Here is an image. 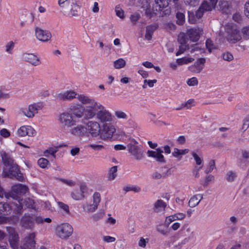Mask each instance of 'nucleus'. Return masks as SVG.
<instances>
[{"mask_svg":"<svg viewBox=\"0 0 249 249\" xmlns=\"http://www.w3.org/2000/svg\"><path fill=\"white\" fill-rule=\"evenodd\" d=\"M105 215V212L103 210L99 211L92 216V219L94 221H97L102 218Z\"/></svg>","mask_w":249,"mask_h":249,"instance_id":"nucleus-43","label":"nucleus"},{"mask_svg":"<svg viewBox=\"0 0 249 249\" xmlns=\"http://www.w3.org/2000/svg\"><path fill=\"white\" fill-rule=\"evenodd\" d=\"M43 107L42 104L41 103H35L30 104L28 107H21L18 112L20 114H22L27 118H33L36 114L38 110H41Z\"/></svg>","mask_w":249,"mask_h":249,"instance_id":"nucleus-4","label":"nucleus"},{"mask_svg":"<svg viewBox=\"0 0 249 249\" xmlns=\"http://www.w3.org/2000/svg\"><path fill=\"white\" fill-rule=\"evenodd\" d=\"M236 177V174L232 171L229 172L226 175V179L227 181L229 182L233 181Z\"/></svg>","mask_w":249,"mask_h":249,"instance_id":"nucleus-49","label":"nucleus"},{"mask_svg":"<svg viewBox=\"0 0 249 249\" xmlns=\"http://www.w3.org/2000/svg\"><path fill=\"white\" fill-rule=\"evenodd\" d=\"M115 12L116 15L121 18H124V11L119 7L116 6L115 8Z\"/></svg>","mask_w":249,"mask_h":249,"instance_id":"nucleus-60","label":"nucleus"},{"mask_svg":"<svg viewBox=\"0 0 249 249\" xmlns=\"http://www.w3.org/2000/svg\"><path fill=\"white\" fill-rule=\"evenodd\" d=\"M149 242L148 238H144L143 237H141L138 243V245L140 247L145 248L146 244Z\"/></svg>","mask_w":249,"mask_h":249,"instance_id":"nucleus-61","label":"nucleus"},{"mask_svg":"<svg viewBox=\"0 0 249 249\" xmlns=\"http://www.w3.org/2000/svg\"><path fill=\"white\" fill-rule=\"evenodd\" d=\"M1 157L2 162L5 166L8 167L15 164L14 160L11 156L5 152H3L1 153Z\"/></svg>","mask_w":249,"mask_h":249,"instance_id":"nucleus-35","label":"nucleus"},{"mask_svg":"<svg viewBox=\"0 0 249 249\" xmlns=\"http://www.w3.org/2000/svg\"><path fill=\"white\" fill-rule=\"evenodd\" d=\"M157 82V80H144V85L142 86V88L143 89L146 88V86L145 84L147 83L149 87H153L155 83Z\"/></svg>","mask_w":249,"mask_h":249,"instance_id":"nucleus-57","label":"nucleus"},{"mask_svg":"<svg viewBox=\"0 0 249 249\" xmlns=\"http://www.w3.org/2000/svg\"><path fill=\"white\" fill-rule=\"evenodd\" d=\"M71 128L70 133L75 136L82 137L85 136L87 133V128L82 124H78Z\"/></svg>","mask_w":249,"mask_h":249,"instance_id":"nucleus-24","label":"nucleus"},{"mask_svg":"<svg viewBox=\"0 0 249 249\" xmlns=\"http://www.w3.org/2000/svg\"><path fill=\"white\" fill-rule=\"evenodd\" d=\"M206 11L204 8L202 7V4H201L199 9L196 11L195 16L197 19L201 18L203 15V13Z\"/></svg>","mask_w":249,"mask_h":249,"instance_id":"nucleus-53","label":"nucleus"},{"mask_svg":"<svg viewBox=\"0 0 249 249\" xmlns=\"http://www.w3.org/2000/svg\"><path fill=\"white\" fill-rule=\"evenodd\" d=\"M14 202H12L11 204V205H9L7 203H0V214H2L3 215H8L10 214L12 211V210H13L14 212L15 213L16 212L14 211V207H13V203Z\"/></svg>","mask_w":249,"mask_h":249,"instance_id":"nucleus-29","label":"nucleus"},{"mask_svg":"<svg viewBox=\"0 0 249 249\" xmlns=\"http://www.w3.org/2000/svg\"><path fill=\"white\" fill-rule=\"evenodd\" d=\"M203 34V30L200 28H194L189 29L185 35L186 39L188 41V37L190 40L196 42L199 39L200 36Z\"/></svg>","mask_w":249,"mask_h":249,"instance_id":"nucleus-17","label":"nucleus"},{"mask_svg":"<svg viewBox=\"0 0 249 249\" xmlns=\"http://www.w3.org/2000/svg\"><path fill=\"white\" fill-rule=\"evenodd\" d=\"M225 32L226 40L231 44H235L240 42L242 39L240 31L233 24H229L226 26Z\"/></svg>","mask_w":249,"mask_h":249,"instance_id":"nucleus-2","label":"nucleus"},{"mask_svg":"<svg viewBox=\"0 0 249 249\" xmlns=\"http://www.w3.org/2000/svg\"><path fill=\"white\" fill-rule=\"evenodd\" d=\"M36 134V130L30 125H23L18 130V134L20 137H33Z\"/></svg>","mask_w":249,"mask_h":249,"instance_id":"nucleus-23","label":"nucleus"},{"mask_svg":"<svg viewBox=\"0 0 249 249\" xmlns=\"http://www.w3.org/2000/svg\"><path fill=\"white\" fill-rule=\"evenodd\" d=\"M21 58L23 61L34 66H37L41 64L40 58L34 53H24Z\"/></svg>","mask_w":249,"mask_h":249,"instance_id":"nucleus-18","label":"nucleus"},{"mask_svg":"<svg viewBox=\"0 0 249 249\" xmlns=\"http://www.w3.org/2000/svg\"><path fill=\"white\" fill-rule=\"evenodd\" d=\"M116 131L115 127L110 123L103 124L99 136L101 139L107 140L111 139Z\"/></svg>","mask_w":249,"mask_h":249,"instance_id":"nucleus-9","label":"nucleus"},{"mask_svg":"<svg viewBox=\"0 0 249 249\" xmlns=\"http://www.w3.org/2000/svg\"><path fill=\"white\" fill-rule=\"evenodd\" d=\"M177 18V23L179 25H182L185 21V16L181 12H178L176 14Z\"/></svg>","mask_w":249,"mask_h":249,"instance_id":"nucleus-40","label":"nucleus"},{"mask_svg":"<svg viewBox=\"0 0 249 249\" xmlns=\"http://www.w3.org/2000/svg\"><path fill=\"white\" fill-rule=\"evenodd\" d=\"M97 119L103 124H108L107 122H111L112 121V115L110 112L103 107V109L99 110L96 115Z\"/></svg>","mask_w":249,"mask_h":249,"instance_id":"nucleus-14","label":"nucleus"},{"mask_svg":"<svg viewBox=\"0 0 249 249\" xmlns=\"http://www.w3.org/2000/svg\"><path fill=\"white\" fill-rule=\"evenodd\" d=\"M162 153H163V151L160 148H157L156 151L148 150L147 151L149 157L155 158L158 162L164 163L165 160L163 156L161 154Z\"/></svg>","mask_w":249,"mask_h":249,"instance_id":"nucleus-27","label":"nucleus"},{"mask_svg":"<svg viewBox=\"0 0 249 249\" xmlns=\"http://www.w3.org/2000/svg\"><path fill=\"white\" fill-rule=\"evenodd\" d=\"M191 154L192 156L194 157V160H195L196 164L198 165H200L203 161V159L199 157L197 155V154L195 152H192Z\"/></svg>","mask_w":249,"mask_h":249,"instance_id":"nucleus-52","label":"nucleus"},{"mask_svg":"<svg viewBox=\"0 0 249 249\" xmlns=\"http://www.w3.org/2000/svg\"><path fill=\"white\" fill-rule=\"evenodd\" d=\"M205 44L206 48L209 52H211L213 49L215 48V46L211 39H207L206 41Z\"/></svg>","mask_w":249,"mask_h":249,"instance_id":"nucleus-54","label":"nucleus"},{"mask_svg":"<svg viewBox=\"0 0 249 249\" xmlns=\"http://www.w3.org/2000/svg\"><path fill=\"white\" fill-rule=\"evenodd\" d=\"M77 99L82 104L87 105L85 107V113L87 115L86 120L93 118L97 114L99 110L103 109V106L100 103L84 94L78 95Z\"/></svg>","mask_w":249,"mask_h":249,"instance_id":"nucleus-1","label":"nucleus"},{"mask_svg":"<svg viewBox=\"0 0 249 249\" xmlns=\"http://www.w3.org/2000/svg\"><path fill=\"white\" fill-rule=\"evenodd\" d=\"M71 2L70 1V0H58V4L61 9L67 6Z\"/></svg>","mask_w":249,"mask_h":249,"instance_id":"nucleus-62","label":"nucleus"},{"mask_svg":"<svg viewBox=\"0 0 249 249\" xmlns=\"http://www.w3.org/2000/svg\"><path fill=\"white\" fill-rule=\"evenodd\" d=\"M36 234L35 232L30 233L25 238V244L24 246L29 247L31 248H34L35 247L36 242L35 238Z\"/></svg>","mask_w":249,"mask_h":249,"instance_id":"nucleus-31","label":"nucleus"},{"mask_svg":"<svg viewBox=\"0 0 249 249\" xmlns=\"http://www.w3.org/2000/svg\"><path fill=\"white\" fill-rule=\"evenodd\" d=\"M37 163L41 168H45L48 164L49 161L46 159L42 158L38 160Z\"/></svg>","mask_w":249,"mask_h":249,"instance_id":"nucleus-46","label":"nucleus"},{"mask_svg":"<svg viewBox=\"0 0 249 249\" xmlns=\"http://www.w3.org/2000/svg\"><path fill=\"white\" fill-rule=\"evenodd\" d=\"M232 3V1H220L218 4L219 10L226 14L231 13L233 9Z\"/></svg>","mask_w":249,"mask_h":249,"instance_id":"nucleus-25","label":"nucleus"},{"mask_svg":"<svg viewBox=\"0 0 249 249\" xmlns=\"http://www.w3.org/2000/svg\"><path fill=\"white\" fill-rule=\"evenodd\" d=\"M101 200L100 194L99 193H95L93 196V204L97 205L98 207V204Z\"/></svg>","mask_w":249,"mask_h":249,"instance_id":"nucleus-50","label":"nucleus"},{"mask_svg":"<svg viewBox=\"0 0 249 249\" xmlns=\"http://www.w3.org/2000/svg\"><path fill=\"white\" fill-rule=\"evenodd\" d=\"M79 6L73 1L62 8L61 11L64 15L70 17H76L79 16Z\"/></svg>","mask_w":249,"mask_h":249,"instance_id":"nucleus-12","label":"nucleus"},{"mask_svg":"<svg viewBox=\"0 0 249 249\" xmlns=\"http://www.w3.org/2000/svg\"><path fill=\"white\" fill-rule=\"evenodd\" d=\"M185 214L183 213H177L175 214L169 215L166 217L164 224L168 227L172 222L177 220H182L185 218Z\"/></svg>","mask_w":249,"mask_h":249,"instance_id":"nucleus-28","label":"nucleus"},{"mask_svg":"<svg viewBox=\"0 0 249 249\" xmlns=\"http://www.w3.org/2000/svg\"><path fill=\"white\" fill-rule=\"evenodd\" d=\"M187 83L190 86H194L197 85L198 81L196 77H192L188 80Z\"/></svg>","mask_w":249,"mask_h":249,"instance_id":"nucleus-64","label":"nucleus"},{"mask_svg":"<svg viewBox=\"0 0 249 249\" xmlns=\"http://www.w3.org/2000/svg\"><path fill=\"white\" fill-rule=\"evenodd\" d=\"M159 26L157 24L154 23L146 27V33L145 38L147 40H150L152 38L153 33L158 29Z\"/></svg>","mask_w":249,"mask_h":249,"instance_id":"nucleus-30","label":"nucleus"},{"mask_svg":"<svg viewBox=\"0 0 249 249\" xmlns=\"http://www.w3.org/2000/svg\"><path fill=\"white\" fill-rule=\"evenodd\" d=\"M34 203V200L30 198H26L24 199H19L13 203L14 211L18 214H21L23 207L25 208L32 207Z\"/></svg>","mask_w":249,"mask_h":249,"instance_id":"nucleus-10","label":"nucleus"},{"mask_svg":"<svg viewBox=\"0 0 249 249\" xmlns=\"http://www.w3.org/2000/svg\"><path fill=\"white\" fill-rule=\"evenodd\" d=\"M87 191V187L84 184H81L79 190H74L71 193L72 198L76 200H82L85 197L84 194Z\"/></svg>","mask_w":249,"mask_h":249,"instance_id":"nucleus-22","label":"nucleus"},{"mask_svg":"<svg viewBox=\"0 0 249 249\" xmlns=\"http://www.w3.org/2000/svg\"><path fill=\"white\" fill-rule=\"evenodd\" d=\"M35 218L32 214L25 213L20 220L21 227L27 230H32L34 227Z\"/></svg>","mask_w":249,"mask_h":249,"instance_id":"nucleus-15","label":"nucleus"},{"mask_svg":"<svg viewBox=\"0 0 249 249\" xmlns=\"http://www.w3.org/2000/svg\"><path fill=\"white\" fill-rule=\"evenodd\" d=\"M166 204L161 199H158L154 204L153 210L156 213L164 211Z\"/></svg>","mask_w":249,"mask_h":249,"instance_id":"nucleus-32","label":"nucleus"},{"mask_svg":"<svg viewBox=\"0 0 249 249\" xmlns=\"http://www.w3.org/2000/svg\"><path fill=\"white\" fill-rule=\"evenodd\" d=\"M223 58L225 61H231L233 59V56L230 53L227 52L223 54Z\"/></svg>","mask_w":249,"mask_h":249,"instance_id":"nucleus-63","label":"nucleus"},{"mask_svg":"<svg viewBox=\"0 0 249 249\" xmlns=\"http://www.w3.org/2000/svg\"><path fill=\"white\" fill-rule=\"evenodd\" d=\"M117 166H114L112 167L109 170L107 178L109 180H113L117 176Z\"/></svg>","mask_w":249,"mask_h":249,"instance_id":"nucleus-38","label":"nucleus"},{"mask_svg":"<svg viewBox=\"0 0 249 249\" xmlns=\"http://www.w3.org/2000/svg\"><path fill=\"white\" fill-rule=\"evenodd\" d=\"M249 127V114L243 120V124L242 127L241 128V130L243 132H245Z\"/></svg>","mask_w":249,"mask_h":249,"instance_id":"nucleus-41","label":"nucleus"},{"mask_svg":"<svg viewBox=\"0 0 249 249\" xmlns=\"http://www.w3.org/2000/svg\"><path fill=\"white\" fill-rule=\"evenodd\" d=\"M138 142L132 139L131 142L127 145V149L130 153L137 160H142L143 157V152L140 147L137 145Z\"/></svg>","mask_w":249,"mask_h":249,"instance_id":"nucleus-7","label":"nucleus"},{"mask_svg":"<svg viewBox=\"0 0 249 249\" xmlns=\"http://www.w3.org/2000/svg\"><path fill=\"white\" fill-rule=\"evenodd\" d=\"M88 147H90L95 151H102L105 149V146L101 144H90L88 145Z\"/></svg>","mask_w":249,"mask_h":249,"instance_id":"nucleus-51","label":"nucleus"},{"mask_svg":"<svg viewBox=\"0 0 249 249\" xmlns=\"http://www.w3.org/2000/svg\"><path fill=\"white\" fill-rule=\"evenodd\" d=\"M57 204L59 208L63 210L64 212L67 214H70L69 206L62 202H58Z\"/></svg>","mask_w":249,"mask_h":249,"instance_id":"nucleus-42","label":"nucleus"},{"mask_svg":"<svg viewBox=\"0 0 249 249\" xmlns=\"http://www.w3.org/2000/svg\"><path fill=\"white\" fill-rule=\"evenodd\" d=\"M27 191L28 188L26 186L21 184H17L12 186L11 193H13L15 198H13L15 200V201H17L20 199L19 196L24 195Z\"/></svg>","mask_w":249,"mask_h":249,"instance_id":"nucleus-16","label":"nucleus"},{"mask_svg":"<svg viewBox=\"0 0 249 249\" xmlns=\"http://www.w3.org/2000/svg\"><path fill=\"white\" fill-rule=\"evenodd\" d=\"M14 47V43L13 42V41H11L8 42L5 46L6 52H7L9 53H12L11 51L13 49Z\"/></svg>","mask_w":249,"mask_h":249,"instance_id":"nucleus-59","label":"nucleus"},{"mask_svg":"<svg viewBox=\"0 0 249 249\" xmlns=\"http://www.w3.org/2000/svg\"><path fill=\"white\" fill-rule=\"evenodd\" d=\"M167 176L166 174H160L158 172H155L153 173L152 175V178L153 179L157 180L161 178H164Z\"/></svg>","mask_w":249,"mask_h":249,"instance_id":"nucleus-55","label":"nucleus"},{"mask_svg":"<svg viewBox=\"0 0 249 249\" xmlns=\"http://www.w3.org/2000/svg\"><path fill=\"white\" fill-rule=\"evenodd\" d=\"M35 34L36 38L42 42H47L50 40L52 37V35L50 32L43 30L38 27L36 28Z\"/></svg>","mask_w":249,"mask_h":249,"instance_id":"nucleus-21","label":"nucleus"},{"mask_svg":"<svg viewBox=\"0 0 249 249\" xmlns=\"http://www.w3.org/2000/svg\"><path fill=\"white\" fill-rule=\"evenodd\" d=\"M178 40L180 45L179 46L178 51L176 53L177 56L183 53L187 50H190L191 53H193L198 50V47L196 45H194L190 48L188 44V41L186 39L185 34H180L178 36Z\"/></svg>","mask_w":249,"mask_h":249,"instance_id":"nucleus-6","label":"nucleus"},{"mask_svg":"<svg viewBox=\"0 0 249 249\" xmlns=\"http://www.w3.org/2000/svg\"><path fill=\"white\" fill-rule=\"evenodd\" d=\"M156 4L159 6V10L166 8L169 5L170 0H155Z\"/></svg>","mask_w":249,"mask_h":249,"instance_id":"nucleus-36","label":"nucleus"},{"mask_svg":"<svg viewBox=\"0 0 249 249\" xmlns=\"http://www.w3.org/2000/svg\"><path fill=\"white\" fill-rule=\"evenodd\" d=\"M9 167L8 172H4L3 176L4 177L7 176L10 178H15L18 181H22L24 179V177L20 173L18 165L15 163Z\"/></svg>","mask_w":249,"mask_h":249,"instance_id":"nucleus-13","label":"nucleus"},{"mask_svg":"<svg viewBox=\"0 0 249 249\" xmlns=\"http://www.w3.org/2000/svg\"><path fill=\"white\" fill-rule=\"evenodd\" d=\"M206 62L205 58H199L194 64L189 67L190 71L196 72L199 73L203 69V66Z\"/></svg>","mask_w":249,"mask_h":249,"instance_id":"nucleus-26","label":"nucleus"},{"mask_svg":"<svg viewBox=\"0 0 249 249\" xmlns=\"http://www.w3.org/2000/svg\"><path fill=\"white\" fill-rule=\"evenodd\" d=\"M214 176L210 175L207 177H206L205 178V180L204 183H202V185L204 187L207 186L208 184L211 181H213L214 180Z\"/></svg>","mask_w":249,"mask_h":249,"instance_id":"nucleus-58","label":"nucleus"},{"mask_svg":"<svg viewBox=\"0 0 249 249\" xmlns=\"http://www.w3.org/2000/svg\"><path fill=\"white\" fill-rule=\"evenodd\" d=\"M185 4L191 6H196L197 5L200 0H183Z\"/></svg>","mask_w":249,"mask_h":249,"instance_id":"nucleus-56","label":"nucleus"},{"mask_svg":"<svg viewBox=\"0 0 249 249\" xmlns=\"http://www.w3.org/2000/svg\"><path fill=\"white\" fill-rule=\"evenodd\" d=\"M215 168V161L214 160H211L209 163V167L205 170V173L208 174L211 172Z\"/></svg>","mask_w":249,"mask_h":249,"instance_id":"nucleus-47","label":"nucleus"},{"mask_svg":"<svg viewBox=\"0 0 249 249\" xmlns=\"http://www.w3.org/2000/svg\"><path fill=\"white\" fill-rule=\"evenodd\" d=\"M56 235L62 239H67L70 237L73 231V228L68 223H63L56 228Z\"/></svg>","mask_w":249,"mask_h":249,"instance_id":"nucleus-8","label":"nucleus"},{"mask_svg":"<svg viewBox=\"0 0 249 249\" xmlns=\"http://www.w3.org/2000/svg\"><path fill=\"white\" fill-rule=\"evenodd\" d=\"M115 116L120 119H126L127 118V114L121 110H117L114 112Z\"/></svg>","mask_w":249,"mask_h":249,"instance_id":"nucleus-44","label":"nucleus"},{"mask_svg":"<svg viewBox=\"0 0 249 249\" xmlns=\"http://www.w3.org/2000/svg\"><path fill=\"white\" fill-rule=\"evenodd\" d=\"M203 199V195L198 194L193 196L188 202V205L192 208H194L199 204L200 201Z\"/></svg>","mask_w":249,"mask_h":249,"instance_id":"nucleus-34","label":"nucleus"},{"mask_svg":"<svg viewBox=\"0 0 249 249\" xmlns=\"http://www.w3.org/2000/svg\"><path fill=\"white\" fill-rule=\"evenodd\" d=\"M78 95L74 91L69 90L56 94L55 98L56 99L61 101H71L74 98H77Z\"/></svg>","mask_w":249,"mask_h":249,"instance_id":"nucleus-20","label":"nucleus"},{"mask_svg":"<svg viewBox=\"0 0 249 249\" xmlns=\"http://www.w3.org/2000/svg\"><path fill=\"white\" fill-rule=\"evenodd\" d=\"M194 59L191 57L186 58L182 57L181 58H178L177 59V63L178 65H182L186 64L193 62Z\"/></svg>","mask_w":249,"mask_h":249,"instance_id":"nucleus-39","label":"nucleus"},{"mask_svg":"<svg viewBox=\"0 0 249 249\" xmlns=\"http://www.w3.org/2000/svg\"><path fill=\"white\" fill-rule=\"evenodd\" d=\"M126 65V61L123 58H119L113 62V66L116 69L124 68Z\"/></svg>","mask_w":249,"mask_h":249,"instance_id":"nucleus-37","label":"nucleus"},{"mask_svg":"<svg viewBox=\"0 0 249 249\" xmlns=\"http://www.w3.org/2000/svg\"><path fill=\"white\" fill-rule=\"evenodd\" d=\"M243 38L248 39L249 38V26L244 27L241 30Z\"/></svg>","mask_w":249,"mask_h":249,"instance_id":"nucleus-48","label":"nucleus"},{"mask_svg":"<svg viewBox=\"0 0 249 249\" xmlns=\"http://www.w3.org/2000/svg\"><path fill=\"white\" fill-rule=\"evenodd\" d=\"M6 231L9 236V242L13 249H18L19 243V237L15 228L12 227H6Z\"/></svg>","mask_w":249,"mask_h":249,"instance_id":"nucleus-11","label":"nucleus"},{"mask_svg":"<svg viewBox=\"0 0 249 249\" xmlns=\"http://www.w3.org/2000/svg\"><path fill=\"white\" fill-rule=\"evenodd\" d=\"M124 190L125 192L133 191L138 193L141 191V188L137 186H129L124 187Z\"/></svg>","mask_w":249,"mask_h":249,"instance_id":"nucleus-45","label":"nucleus"},{"mask_svg":"<svg viewBox=\"0 0 249 249\" xmlns=\"http://www.w3.org/2000/svg\"><path fill=\"white\" fill-rule=\"evenodd\" d=\"M218 0H208L204 1L202 3V7L204 8L206 11H211L214 9L217 3Z\"/></svg>","mask_w":249,"mask_h":249,"instance_id":"nucleus-33","label":"nucleus"},{"mask_svg":"<svg viewBox=\"0 0 249 249\" xmlns=\"http://www.w3.org/2000/svg\"><path fill=\"white\" fill-rule=\"evenodd\" d=\"M89 132L93 137L99 136L100 132L101 126L99 124L95 121H89L87 124Z\"/></svg>","mask_w":249,"mask_h":249,"instance_id":"nucleus-19","label":"nucleus"},{"mask_svg":"<svg viewBox=\"0 0 249 249\" xmlns=\"http://www.w3.org/2000/svg\"><path fill=\"white\" fill-rule=\"evenodd\" d=\"M58 122L63 130H67L75 125L76 123L69 112L65 111L59 114Z\"/></svg>","mask_w":249,"mask_h":249,"instance_id":"nucleus-3","label":"nucleus"},{"mask_svg":"<svg viewBox=\"0 0 249 249\" xmlns=\"http://www.w3.org/2000/svg\"><path fill=\"white\" fill-rule=\"evenodd\" d=\"M69 112L70 113L76 123H78L80 119L86 120V114L85 107L81 105L71 106L69 108Z\"/></svg>","mask_w":249,"mask_h":249,"instance_id":"nucleus-5","label":"nucleus"}]
</instances>
